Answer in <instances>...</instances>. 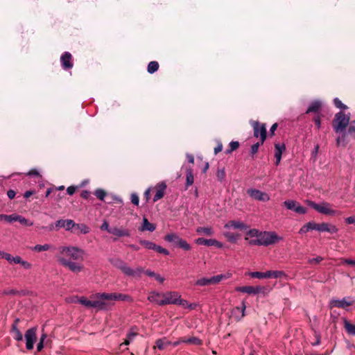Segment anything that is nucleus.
Returning a JSON list of instances; mask_svg holds the SVG:
<instances>
[{"instance_id":"f257e3e1","label":"nucleus","mask_w":355,"mask_h":355,"mask_svg":"<svg viewBox=\"0 0 355 355\" xmlns=\"http://www.w3.org/2000/svg\"><path fill=\"white\" fill-rule=\"evenodd\" d=\"M85 252L76 246H61L56 254L57 261L63 267L68 268L74 273L83 271L85 267L82 262L84 260Z\"/></svg>"},{"instance_id":"f03ea898","label":"nucleus","mask_w":355,"mask_h":355,"mask_svg":"<svg viewBox=\"0 0 355 355\" xmlns=\"http://www.w3.org/2000/svg\"><path fill=\"white\" fill-rule=\"evenodd\" d=\"M349 120V116L345 114L343 112H338L334 116L332 122L334 130L336 132L342 133V135L336 139V145L338 146H345L347 144V132H345V129L350 123Z\"/></svg>"},{"instance_id":"7ed1b4c3","label":"nucleus","mask_w":355,"mask_h":355,"mask_svg":"<svg viewBox=\"0 0 355 355\" xmlns=\"http://www.w3.org/2000/svg\"><path fill=\"white\" fill-rule=\"evenodd\" d=\"M282 238L279 236L275 232H261L259 234V239H252L250 243L258 245H269L282 241Z\"/></svg>"},{"instance_id":"20e7f679","label":"nucleus","mask_w":355,"mask_h":355,"mask_svg":"<svg viewBox=\"0 0 355 355\" xmlns=\"http://www.w3.org/2000/svg\"><path fill=\"white\" fill-rule=\"evenodd\" d=\"M309 205L313 209L322 214L334 216L338 213L337 211L332 209L331 205L328 202H324L320 204H317L313 201H309Z\"/></svg>"},{"instance_id":"39448f33","label":"nucleus","mask_w":355,"mask_h":355,"mask_svg":"<svg viewBox=\"0 0 355 355\" xmlns=\"http://www.w3.org/2000/svg\"><path fill=\"white\" fill-rule=\"evenodd\" d=\"M77 300L78 301L79 304L85 306V307L98 308L101 310L107 309L109 304L107 302L97 300L96 299V300H89L87 297L83 296L80 297L79 299H77Z\"/></svg>"},{"instance_id":"423d86ee","label":"nucleus","mask_w":355,"mask_h":355,"mask_svg":"<svg viewBox=\"0 0 355 355\" xmlns=\"http://www.w3.org/2000/svg\"><path fill=\"white\" fill-rule=\"evenodd\" d=\"M253 130H254V136L255 137H260V141L261 143H263L266 139V127L264 123H260L259 121H251L250 122Z\"/></svg>"},{"instance_id":"0eeeda50","label":"nucleus","mask_w":355,"mask_h":355,"mask_svg":"<svg viewBox=\"0 0 355 355\" xmlns=\"http://www.w3.org/2000/svg\"><path fill=\"white\" fill-rule=\"evenodd\" d=\"M166 188L167 185L164 182H159L154 187L151 188L152 191L155 192V196L153 198L154 202H157L164 196Z\"/></svg>"},{"instance_id":"6e6552de","label":"nucleus","mask_w":355,"mask_h":355,"mask_svg":"<svg viewBox=\"0 0 355 355\" xmlns=\"http://www.w3.org/2000/svg\"><path fill=\"white\" fill-rule=\"evenodd\" d=\"M284 205L290 210H293L297 214H304L307 209L306 207L301 206L297 202L293 200H288L284 202Z\"/></svg>"},{"instance_id":"1a4fd4ad","label":"nucleus","mask_w":355,"mask_h":355,"mask_svg":"<svg viewBox=\"0 0 355 355\" xmlns=\"http://www.w3.org/2000/svg\"><path fill=\"white\" fill-rule=\"evenodd\" d=\"M26 347L28 350L33 349L34 343L37 340L36 328H31L26 331L25 334Z\"/></svg>"},{"instance_id":"9d476101","label":"nucleus","mask_w":355,"mask_h":355,"mask_svg":"<svg viewBox=\"0 0 355 355\" xmlns=\"http://www.w3.org/2000/svg\"><path fill=\"white\" fill-rule=\"evenodd\" d=\"M348 300L349 298L347 297H344L341 300L332 299L329 302V306L330 309L338 307L346 309L348 306H352L354 302L352 300Z\"/></svg>"},{"instance_id":"9b49d317","label":"nucleus","mask_w":355,"mask_h":355,"mask_svg":"<svg viewBox=\"0 0 355 355\" xmlns=\"http://www.w3.org/2000/svg\"><path fill=\"white\" fill-rule=\"evenodd\" d=\"M248 194L253 199H255L259 201L262 202H267L270 200L269 195L266 193L263 192L260 190L256 189H250L248 190Z\"/></svg>"},{"instance_id":"f8f14e48","label":"nucleus","mask_w":355,"mask_h":355,"mask_svg":"<svg viewBox=\"0 0 355 355\" xmlns=\"http://www.w3.org/2000/svg\"><path fill=\"white\" fill-rule=\"evenodd\" d=\"M121 272L126 276L131 277H141V274L144 272V268L141 267H137L135 269L130 268L127 263L125 264Z\"/></svg>"},{"instance_id":"ddd939ff","label":"nucleus","mask_w":355,"mask_h":355,"mask_svg":"<svg viewBox=\"0 0 355 355\" xmlns=\"http://www.w3.org/2000/svg\"><path fill=\"white\" fill-rule=\"evenodd\" d=\"M148 300L159 306H164V293L151 291L148 294Z\"/></svg>"},{"instance_id":"4468645a","label":"nucleus","mask_w":355,"mask_h":355,"mask_svg":"<svg viewBox=\"0 0 355 355\" xmlns=\"http://www.w3.org/2000/svg\"><path fill=\"white\" fill-rule=\"evenodd\" d=\"M181 295L176 291H168L164 293V306L166 304H177Z\"/></svg>"},{"instance_id":"2eb2a0df","label":"nucleus","mask_w":355,"mask_h":355,"mask_svg":"<svg viewBox=\"0 0 355 355\" xmlns=\"http://www.w3.org/2000/svg\"><path fill=\"white\" fill-rule=\"evenodd\" d=\"M230 277V275H218L210 278H201V286L211 285L218 284L224 279Z\"/></svg>"},{"instance_id":"dca6fc26","label":"nucleus","mask_w":355,"mask_h":355,"mask_svg":"<svg viewBox=\"0 0 355 355\" xmlns=\"http://www.w3.org/2000/svg\"><path fill=\"white\" fill-rule=\"evenodd\" d=\"M60 62L64 69H71L73 65L71 54L69 52H64L60 57Z\"/></svg>"},{"instance_id":"f3484780","label":"nucleus","mask_w":355,"mask_h":355,"mask_svg":"<svg viewBox=\"0 0 355 355\" xmlns=\"http://www.w3.org/2000/svg\"><path fill=\"white\" fill-rule=\"evenodd\" d=\"M75 225V222L71 219L63 220L60 219L55 222V228L59 230L62 227L64 228L66 230L69 231L73 228Z\"/></svg>"},{"instance_id":"a211bd4d","label":"nucleus","mask_w":355,"mask_h":355,"mask_svg":"<svg viewBox=\"0 0 355 355\" xmlns=\"http://www.w3.org/2000/svg\"><path fill=\"white\" fill-rule=\"evenodd\" d=\"M224 228L230 230H246L248 227L243 222L239 220H230L225 225Z\"/></svg>"},{"instance_id":"6ab92c4d","label":"nucleus","mask_w":355,"mask_h":355,"mask_svg":"<svg viewBox=\"0 0 355 355\" xmlns=\"http://www.w3.org/2000/svg\"><path fill=\"white\" fill-rule=\"evenodd\" d=\"M320 232H329L330 234H336L338 232V228L331 223H320L319 231Z\"/></svg>"},{"instance_id":"aec40b11","label":"nucleus","mask_w":355,"mask_h":355,"mask_svg":"<svg viewBox=\"0 0 355 355\" xmlns=\"http://www.w3.org/2000/svg\"><path fill=\"white\" fill-rule=\"evenodd\" d=\"M90 297L103 302L104 300L114 301V293H97L91 295Z\"/></svg>"},{"instance_id":"412c9836","label":"nucleus","mask_w":355,"mask_h":355,"mask_svg":"<svg viewBox=\"0 0 355 355\" xmlns=\"http://www.w3.org/2000/svg\"><path fill=\"white\" fill-rule=\"evenodd\" d=\"M286 147L284 144H275V157L276 159L275 164L277 166L279 164L282 159V155L285 150Z\"/></svg>"},{"instance_id":"4be33fe9","label":"nucleus","mask_w":355,"mask_h":355,"mask_svg":"<svg viewBox=\"0 0 355 355\" xmlns=\"http://www.w3.org/2000/svg\"><path fill=\"white\" fill-rule=\"evenodd\" d=\"M235 291L248 293V294H257L260 292L261 288L260 287H254L251 286H238L235 288Z\"/></svg>"},{"instance_id":"5701e85b","label":"nucleus","mask_w":355,"mask_h":355,"mask_svg":"<svg viewBox=\"0 0 355 355\" xmlns=\"http://www.w3.org/2000/svg\"><path fill=\"white\" fill-rule=\"evenodd\" d=\"M245 303L242 302L241 306H236L232 310V314L237 320H241L245 316Z\"/></svg>"},{"instance_id":"b1692460","label":"nucleus","mask_w":355,"mask_h":355,"mask_svg":"<svg viewBox=\"0 0 355 355\" xmlns=\"http://www.w3.org/2000/svg\"><path fill=\"white\" fill-rule=\"evenodd\" d=\"M138 335V329L137 327H132L127 334V338L124 340L122 345H128L133 340V339Z\"/></svg>"},{"instance_id":"393cba45","label":"nucleus","mask_w":355,"mask_h":355,"mask_svg":"<svg viewBox=\"0 0 355 355\" xmlns=\"http://www.w3.org/2000/svg\"><path fill=\"white\" fill-rule=\"evenodd\" d=\"M110 234H112L118 237L129 236L130 235V231L125 228H119L116 227H112L110 231Z\"/></svg>"},{"instance_id":"a878e982","label":"nucleus","mask_w":355,"mask_h":355,"mask_svg":"<svg viewBox=\"0 0 355 355\" xmlns=\"http://www.w3.org/2000/svg\"><path fill=\"white\" fill-rule=\"evenodd\" d=\"M201 245H205L207 246H214L216 248H222L223 245L221 242L218 241L216 239H207L201 238Z\"/></svg>"},{"instance_id":"bb28decb","label":"nucleus","mask_w":355,"mask_h":355,"mask_svg":"<svg viewBox=\"0 0 355 355\" xmlns=\"http://www.w3.org/2000/svg\"><path fill=\"white\" fill-rule=\"evenodd\" d=\"M74 233L86 234L89 232V227L84 223H76L73 226Z\"/></svg>"},{"instance_id":"cd10ccee","label":"nucleus","mask_w":355,"mask_h":355,"mask_svg":"<svg viewBox=\"0 0 355 355\" xmlns=\"http://www.w3.org/2000/svg\"><path fill=\"white\" fill-rule=\"evenodd\" d=\"M114 301H121L132 303L133 297L128 294L114 293Z\"/></svg>"},{"instance_id":"c85d7f7f","label":"nucleus","mask_w":355,"mask_h":355,"mask_svg":"<svg viewBox=\"0 0 355 355\" xmlns=\"http://www.w3.org/2000/svg\"><path fill=\"white\" fill-rule=\"evenodd\" d=\"M155 225L148 221L146 218H143L142 226L140 228V230L142 232L144 231H150L153 232L155 230Z\"/></svg>"},{"instance_id":"c756f323","label":"nucleus","mask_w":355,"mask_h":355,"mask_svg":"<svg viewBox=\"0 0 355 355\" xmlns=\"http://www.w3.org/2000/svg\"><path fill=\"white\" fill-rule=\"evenodd\" d=\"M344 327L346 331L350 334L355 336V324L350 323L347 319H343Z\"/></svg>"},{"instance_id":"7c9ffc66","label":"nucleus","mask_w":355,"mask_h":355,"mask_svg":"<svg viewBox=\"0 0 355 355\" xmlns=\"http://www.w3.org/2000/svg\"><path fill=\"white\" fill-rule=\"evenodd\" d=\"M156 347L159 349H164L167 346L171 344V342L168 340L166 338L157 339L155 342Z\"/></svg>"},{"instance_id":"2f4dec72","label":"nucleus","mask_w":355,"mask_h":355,"mask_svg":"<svg viewBox=\"0 0 355 355\" xmlns=\"http://www.w3.org/2000/svg\"><path fill=\"white\" fill-rule=\"evenodd\" d=\"M321 107V103L320 101L312 102L309 106L306 113L314 112L317 113Z\"/></svg>"},{"instance_id":"473e14b6","label":"nucleus","mask_w":355,"mask_h":355,"mask_svg":"<svg viewBox=\"0 0 355 355\" xmlns=\"http://www.w3.org/2000/svg\"><path fill=\"white\" fill-rule=\"evenodd\" d=\"M159 69V63L157 61H151L148 63L147 70L149 73H153Z\"/></svg>"},{"instance_id":"72a5a7b5","label":"nucleus","mask_w":355,"mask_h":355,"mask_svg":"<svg viewBox=\"0 0 355 355\" xmlns=\"http://www.w3.org/2000/svg\"><path fill=\"white\" fill-rule=\"evenodd\" d=\"M223 235L227 240L232 243H235L238 239L239 234H236L234 233L230 232L229 231L224 232Z\"/></svg>"},{"instance_id":"f704fd0d","label":"nucleus","mask_w":355,"mask_h":355,"mask_svg":"<svg viewBox=\"0 0 355 355\" xmlns=\"http://www.w3.org/2000/svg\"><path fill=\"white\" fill-rule=\"evenodd\" d=\"M110 262L115 268L119 269L121 271L126 263L120 259H112Z\"/></svg>"},{"instance_id":"c9c22d12","label":"nucleus","mask_w":355,"mask_h":355,"mask_svg":"<svg viewBox=\"0 0 355 355\" xmlns=\"http://www.w3.org/2000/svg\"><path fill=\"white\" fill-rule=\"evenodd\" d=\"M16 216V214H13L11 215L0 214V220H5L8 223L15 222Z\"/></svg>"},{"instance_id":"e433bc0d","label":"nucleus","mask_w":355,"mask_h":355,"mask_svg":"<svg viewBox=\"0 0 355 355\" xmlns=\"http://www.w3.org/2000/svg\"><path fill=\"white\" fill-rule=\"evenodd\" d=\"M139 243L146 249L155 250L157 245L151 241L141 240Z\"/></svg>"},{"instance_id":"4c0bfd02","label":"nucleus","mask_w":355,"mask_h":355,"mask_svg":"<svg viewBox=\"0 0 355 355\" xmlns=\"http://www.w3.org/2000/svg\"><path fill=\"white\" fill-rule=\"evenodd\" d=\"M177 304L180 305L185 309L188 308L189 309H193L196 307V304H189L187 300L181 299V297L179 298Z\"/></svg>"},{"instance_id":"58836bf2","label":"nucleus","mask_w":355,"mask_h":355,"mask_svg":"<svg viewBox=\"0 0 355 355\" xmlns=\"http://www.w3.org/2000/svg\"><path fill=\"white\" fill-rule=\"evenodd\" d=\"M51 248L50 245L49 244H44V245H36L34 247L31 248L33 251L35 252H42V251H47Z\"/></svg>"},{"instance_id":"ea45409f","label":"nucleus","mask_w":355,"mask_h":355,"mask_svg":"<svg viewBox=\"0 0 355 355\" xmlns=\"http://www.w3.org/2000/svg\"><path fill=\"white\" fill-rule=\"evenodd\" d=\"M15 221H18L25 226H32L33 225V222L26 219L24 217L18 214H17Z\"/></svg>"},{"instance_id":"a19ab883","label":"nucleus","mask_w":355,"mask_h":355,"mask_svg":"<svg viewBox=\"0 0 355 355\" xmlns=\"http://www.w3.org/2000/svg\"><path fill=\"white\" fill-rule=\"evenodd\" d=\"M239 147L238 141H231L229 144V148L225 150L226 154H230Z\"/></svg>"},{"instance_id":"79ce46f5","label":"nucleus","mask_w":355,"mask_h":355,"mask_svg":"<svg viewBox=\"0 0 355 355\" xmlns=\"http://www.w3.org/2000/svg\"><path fill=\"white\" fill-rule=\"evenodd\" d=\"M164 239L168 242L178 243V240H180V238L176 234H167Z\"/></svg>"},{"instance_id":"37998d69","label":"nucleus","mask_w":355,"mask_h":355,"mask_svg":"<svg viewBox=\"0 0 355 355\" xmlns=\"http://www.w3.org/2000/svg\"><path fill=\"white\" fill-rule=\"evenodd\" d=\"M193 175L191 169H187V186H191L193 183Z\"/></svg>"},{"instance_id":"c03bdc74","label":"nucleus","mask_w":355,"mask_h":355,"mask_svg":"<svg viewBox=\"0 0 355 355\" xmlns=\"http://www.w3.org/2000/svg\"><path fill=\"white\" fill-rule=\"evenodd\" d=\"M348 125L349 128L347 135L349 134L352 136H354V137L355 138V120L351 121Z\"/></svg>"},{"instance_id":"a18cd8bd","label":"nucleus","mask_w":355,"mask_h":355,"mask_svg":"<svg viewBox=\"0 0 355 355\" xmlns=\"http://www.w3.org/2000/svg\"><path fill=\"white\" fill-rule=\"evenodd\" d=\"M94 195L96 196V198H98L99 200H104V198L106 196V192L101 189H96L94 192Z\"/></svg>"},{"instance_id":"49530a36","label":"nucleus","mask_w":355,"mask_h":355,"mask_svg":"<svg viewBox=\"0 0 355 355\" xmlns=\"http://www.w3.org/2000/svg\"><path fill=\"white\" fill-rule=\"evenodd\" d=\"M178 246L184 250H189L190 249V245L187 242L181 238L180 240H178V242L177 243Z\"/></svg>"},{"instance_id":"de8ad7c7","label":"nucleus","mask_w":355,"mask_h":355,"mask_svg":"<svg viewBox=\"0 0 355 355\" xmlns=\"http://www.w3.org/2000/svg\"><path fill=\"white\" fill-rule=\"evenodd\" d=\"M261 233V232H259L256 229H252L248 231V235L250 237H254L255 239H259V234Z\"/></svg>"},{"instance_id":"09e8293b","label":"nucleus","mask_w":355,"mask_h":355,"mask_svg":"<svg viewBox=\"0 0 355 355\" xmlns=\"http://www.w3.org/2000/svg\"><path fill=\"white\" fill-rule=\"evenodd\" d=\"M287 275L284 271L282 270H272V278H282L286 277Z\"/></svg>"},{"instance_id":"8fccbe9b","label":"nucleus","mask_w":355,"mask_h":355,"mask_svg":"<svg viewBox=\"0 0 355 355\" xmlns=\"http://www.w3.org/2000/svg\"><path fill=\"white\" fill-rule=\"evenodd\" d=\"M217 179L222 182L225 178V172L224 168H218L216 173Z\"/></svg>"},{"instance_id":"3c124183","label":"nucleus","mask_w":355,"mask_h":355,"mask_svg":"<svg viewBox=\"0 0 355 355\" xmlns=\"http://www.w3.org/2000/svg\"><path fill=\"white\" fill-rule=\"evenodd\" d=\"M334 105H335V106L336 107L340 108V109H343V110L347 109V106L344 105L339 98H336L334 100Z\"/></svg>"},{"instance_id":"603ef678","label":"nucleus","mask_w":355,"mask_h":355,"mask_svg":"<svg viewBox=\"0 0 355 355\" xmlns=\"http://www.w3.org/2000/svg\"><path fill=\"white\" fill-rule=\"evenodd\" d=\"M248 275L252 278L265 279L264 272H250Z\"/></svg>"},{"instance_id":"864d4df0","label":"nucleus","mask_w":355,"mask_h":355,"mask_svg":"<svg viewBox=\"0 0 355 355\" xmlns=\"http://www.w3.org/2000/svg\"><path fill=\"white\" fill-rule=\"evenodd\" d=\"M263 143H261V141H259V142H257L256 144H253L251 147V150H250V153L252 155H254V154H256L258 150H259V148L261 145H262Z\"/></svg>"},{"instance_id":"5fc2aeb1","label":"nucleus","mask_w":355,"mask_h":355,"mask_svg":"<svg viewBox=\"0 0 355 355\" xmlns=\"http://www.w3.org/2000/svg\"><path fill=\"white\" fill-rule=\"evenodd\" d=\"M308 223H309L310 230L319 231L320 223H316L314 221H311V222H309Z\"/></svg>"},{"instance_id":"6e6d98bb","label":"nucleus","mask_w":355,"mask_h":355,"mask_svg":"<svg viewBox=\"0 0 355 355\" xmlns=\"http://www.w3.org/2000/svg\"><path fill=\"white\" fill-rule=\"evenodd\" d=\"M323 260V258L318 256L315 258L309 259L308 260V263L310 264H317Z\"/></svg>"},{"instance_id":"4d7b16f0","label":"nucleus","mask_w":355,"mask_h":355,"mask_svg":"<svg viewBox=\"0 0 355 355\" xmlns=\"http://www.w3.org/2000/svg\"><path fill=\"white\" fill-rule=\"evenodd\" d=\"M155 251L159 252V253H161V254H164L165 255H168L169 254V252L168 250L159 246V245H157L156 246V248H155Z\"/></svg>"},{"instance_id":"13d9d810","label":"nucleus","mask_w":355,"mask_h":355,"mask_svg":"<svg viewBox=\"0 0 355 355\" xmlns=\"http://www.w3.org/2000/svg\"><path fill=\"white\" fill-rule=\"evenodd\" d=\"M310 231V229H309V223H306L305 225H304L300 230L299 231V234H306L308 232Z\"/></svg>"},{"instance_id":"bf43d9fd","label":"nucleus","mask_w":355,"mask_h":355,"mask_svg":"<svg viewBox=\"0 0 355 355\" xmlns=\"http://www.w3.org/2000/svg\"><path fill=\"white\" fill-rule=\"evenodd\" d=\"M348 264L352 266H355V260L349 259H342L340 264Z\"/></svg>"},{"instance_id":"052dcab7","label":"nucleus","mask_w":355,"mask_h":355,"mask_svg":"<svg viewBox=\"0 0 355 355\" xmlns=\"http://www.w3.org/2000/svg\"><path fill=\"white\" fill-rule=\"evenodd\" d=\"M131 202L135 205H139V196L136 193H132L131 195Z\"/></svg>"},{"instance_id":"680f3d73","label":"nucleus","mask_w":355,"mask_h":355,"mask_svg":"<svg viewBox=\"0 0 355 355\" xmlns=\"http://www.w3.org/2000/svg\"><path fill=\"white\" fill-rule=\"evenodd\" d=\"M15 257L12 256L10 254L8 253V252H5V254L3 257V259L7 260L10 263H13V259H14Z\"/></svg>"},{"instance_id":"e2e57ef3","label":"nucleus","mask_w":355,"mask_h":355,"mask_svg":"<svg viewBox=\"0 0 355 355\" xmlns=\"http://www.w3.org/2000/svg\"><path fill=\"white\" fill-rule=\"evenodd\" d=\"M21 266L25 270H29L32 268V264L30 262L24 260Z\"/></svg>"},{"instance_id":"0e129e2a","label":"nucleus","mask_w":355,"mask_h":355,"mask_svg":"<svg viewBox=\"0 0 355 355\" xmlns=\"http://www.w3.org/2000/svg\"><path fill=\"white\" fill-rule=\"evenodd\" d=\"M28 175H34L37 178L40 179L42 177L40 175L39 172L36 169H32L28 173Z\"/></svg>"},{"instance_id":"69168bd1","label":"nucleus","mask_w":355,"mask_h":355,"mask_svg":"<svg viewBox=\"0 0 355 355\" xmlns=\"http://www.w3.org/2000/svg\"><path fill=\"white\" fill-rule=\"evenodd\" d=\"M184 343L191 344H198L200 341L197 338H191L189 339H186V341Z\"/></svg>"},{"instance_id":"338daca9","label":"nucleus","mask_w":355,"mask_h":355,"mask_svg":"<svg viewBox=\"0 0 355 355\" xmlns=\"http://www.w3.org/2000/svg\"><path fill=\"white\" fill-rule=\"evenodd\" d=\"M7 196L9 199L12 200L16 196V192L12 189H10L7 191Z\"/></svg>"},{"instance_id":"774afa93","label":"nucleus","mask_w":355,"mask_h":355,"mask_svg":"<svg viewBox=\"0 0 355 355\" xmlns=\"http://www.w3.org/2000/svg\"><path fill=\"white\" fill-rule=\"evenodd\" d=\"M14 337L17 340H21L22 338H23V336H22V334L21 333V331L19 330V331H16V332H14Z\"/></svg>"}]
</instances>
